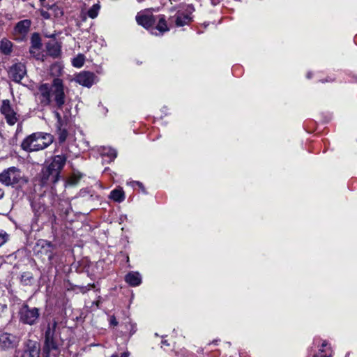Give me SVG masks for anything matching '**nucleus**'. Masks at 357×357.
I'll list each match as a JSON object with an SVG mask.
<instances>
[{
	"label": "nucleus",
	"instance_id": "nucleus-2",
	"mask_svg": "<svg viewBox=\"0 0 357 357\" xmlns=\"http://www.w3.org/2000/svg\"><path fill=\"white\" fill-rule=\"evenodd\" d=\"M67 155L62 153L56 155L50 162H46L40 174V185L53 190L54 185L60 179L61 172L64 167Z\"/></svg>",
	"mask_w": 357,
	"mask_h": 357
},
{
	"label": "nucleus",
	"instance_id": "nucleus-30",
	"mask_svg": "<svg viewBox=\"0 0 357 357\" xmlns=\"http://www.w3.org/2000/svg\"><path fill=\"white\" fill-rule=\"evenodd\" d=\"M8 240V234L2 229H0V247H1Z\"/></svg>",
	"mask_w": 357,
	"mask_h": 357
},
{
	"label": "nucleus",
	"instance_id": "nucleus-40",
	"mask_svg": "<svg viewBox=\"0 0 357 357\" xmlns=\"http://www.w3.org/2000/svg\"><path fill=\"white\" fill-rule=\"evenodd\" d=\"M307 77L308 79H310V78L311 77V74H310V73H308V74L307 75Z\"/></svg>",
	"mask_w": 357,
	"mask_h": 357
},
{
	"label": "nucleus",
	"instance_id": "nucleus-6",
	"mask_svg": "<svg viewBox=\"0 0 357 357\" xmlns=\"http://www.w3.org/2000/svg\"><path fill=\"white\" fill-rule=\"evenodd\" d=\"M0 182L6 186L17 187L27 182L21 171L12 167L0 174Z\"/></svg>",
	"mask_w": 357,
	"mask_h": 357
},
{
	"label": "nucleus",
	"instance_id": "nucleus-14",
	"mask_svg": "<svg viewBox=\"0 0 357 357\" xmlns=\"http://www.w3.org/2000/svg\"><path fill=\"white\" fill-rule=\"evenodd\" d=\"M31 26V21L24 20L19 22L15 26L13 35L16 40H22L29 32Z\"/></svg>",
	"mask_w": 357,
	"mask_h": 357
},
{
	"label": "nucleus",
	"instance_id": "nucleus-38",
	"mask_svg": "<svg viewBox=\"0 0 357 357\" xmlns=\"http://www.w3.org/2000/svg\"><path fill=\"white\" fill-rule=\"evenodd\" d=\"M43 15L45 17H46V18H47V17H49V16H48V15H47V13H43Z\"/></svg>",
	"mask_w": 357,
	"mask_h": 357
},
{
	"label": "nucleus",
	"instance_id": "nucleus-9",
	"mask_svg": "<svg viewBox=\"0 0 357 357\" xmlns=\"http://www.w3.org/2000/svg\"><path fill=\"white\" fill-rule=\"evenodd\" d=\"M193 10L194 9L190 6H188L185 11L178 10L174 15L169 17V24H174L178 27L188 24L192 20L191 14Z\"/></svg>",
	"mask_w": 357,
	"mask_h": 357
},
{
	"label": "nucleus",
	"instance_id": "nucleus-3",
	"mask_svg": "<svg viewBox=\"0 0 357 357\" xmlns=\"http://www.w3.org/2000/svg\"><path fill=\"white\" fill-rule=\"evenodd\" d=\"M31 209L33 216L31 222L32 231H38L45 225H53L56 221V216L52 208L47 206L40 199L32 202Z\"/></svg>",
	"mask_w": 357,
	"mask_h": 357
},
{
	"label": "nucleus",
	"instance_id": "nucleus-19",
	"mask_svg": "<svg viewBox=\"0 0 357 357\" xmlns=\"http://www.w3.org/2000/svg\"><path fill=\"white\" fill-rule=\"evenodd\" d=\"M125 280L130 286L137 287L142 283V277L139 273L131 271L126 275Z\"/></svg>",
	"mask_w": 357,
	"mask_h": 357
},
{
	"label": "nucleus",
	"instance_id": "nucleus-27",
	"mask_svg": "<svg viewBox=\"0 0 357 357\" xmlns=\"http://www.w3.org/2000/svg\"><path fill=\"white\" fill-rule=\"evenodd\" d=\"M8 309L6 304L0 303V320H8Z\"/></svg>",
	"mask_w": 357,
	"mask_h": 357
},
{
	"label": "nucleus",
	"instance_id": "nucleus-37",
	"mask_svg": "<svg viewBox=\"0 0 357 357\" xmlns=\"http://www.w3.org/2000/svg\"><path fill=\"white\" fill-rule=\"evenodd\" d=\"M38 53H40L41 54V57H40V59H41L43 56V55L42 54V53L40 52V49H39V52L35 50V54H38Z\"/></svg>",
	"mask_w": 357,
	"mask_h": 357
},
{
	"label": "nucleus",
	"instance_id": "nucleus-33",
	"mask_svg": "<svg viewBox=\"0 0 357 357\" xmlns=\"http://www.w3.org/2000/svg\"><path fill=\"white\" fill-rule=\"evenodd\" d=\"M129 352L126 351L121 354V357H129ZM111 357H119V356L116 354H113Z\"/></svg>",
	"mask_w": 357,
	"mask_h": 357
},
{
	"label": "nucleus",
	"instance_id": "nucleus-8",
	"mask_svg": "<svg viewBox=\"0 0 357 357\" xmlns=\"http://www.w3.org/2000/svg\"><path fill=\"white\" fill-rule=\"evenodd\" d=\"M57 321L55 319L50 320L45 331V346L44 351L47 353L52 351H58V344L56 341V328Z\"/></svg>",
	"mask_w": 357,
	"mask_h": 357
},
{
	"label": "nucleus",
	"instance_id": "nucleus-1",
	"mask_svg": "<svg viewBox=\"0 0 357 357\" xmlns=\"http://www.w3.org/2000/svg\"><path fill=\"white\" fill-rule=\"evenodd\" d=\"M36 98L43 107L50 106L57 120V134L59 143H63L68 131L63 128L71 115L72 105L67 101L62 79L54 78L52 84L44 83L38 86Z\"/></svg>",
	"mask_w": 357,
	"mask_h": 357
},
{
	"label": "nucleus",
	"instance_id": "nucleus-5",
	"mask_svg": "<svg viewBox=\"0 0 357 357\" xmlns=\"http://www.w3.org/2000/svg\"><path fill=\"white\" fill-rule=\"evenodd\" d=\"M0 114L8 125L13 126L17 123V130L22 128V123H20V114L18 113L17 108L9 100L4 99L1 101Z\"/></svg>",
	"mask_w": 357,
	"mask_h": 357
},
{
	"label": "nucleus",
	"instance_id": "nucleus-4",
	"mask_svg": "<svg viewBox=\"0 0 357 357\" xmlns=\"http://www.w3.org/2000/svg\"><path fill=\"white\" fill-rule=\"evenodd\" d=\"M54 141L51 134L36 132L26 137L22 142V149L26 152L43 150L50 146Z\"/></svg>",
	"mask_w": 357,
	"mask_h": 357
},
{
	"label": "nucleus",
	"instance_id": "nucleus-28",
	"mask_svg": "<svg viewBox=\"0 0 357 357\" xmlns=\"http://www.w3.org/2000/svg\"><path fill=\"white\" fill-rule=\"evenodd\" d=\"M84 63V57L79 54L73 60V65L77 68H81Z\"/></svg>",
	"mask_w": 357,
	"mask_h": 357
},
{
	"label": "nucleus",
	"instance_id": "nucleus-41",
	"mask_svg": "<svg viewBox=\"0 0 357 357\" xmlns=\"http://www.w3.org/2000/svg\"><path fill=\"white\" fill-rule=\"evenodd\" d=\"M212 5L215 6V3H214V1H212Z\"/></svg>",
	"mask_w": 357,
	"mask_h": 357
},
{
	"label": "nucleus",
	"instance_id": "nucleus-15",
	"mask_svg": "<svg viewBox=\"0 0 357 357\" xmlns=\"http://www.w3.org/2000/svg\"><path fill=\"white\" fill-rule=\"evenodd\" d=\"M15 353L16 356L20 354V357H40V350L36 342L30 340L27 341L26 349L23 351H16Z\"/></svg>",
	"mask_w": 357,
	"mask_h": 357
},
{
	"label": "nucleus",
	"instance_id": "nucleus-32",
	"mask_svg": "<svg viewBox=\"0 0 357 357\" xmlns=\"http://www.w3.org/2000/svg\"><path fill=\"white\" fill-rule=\"evenodd\" d=\"M109 324L112 326H116L118 325V321L114 316H111L109 318Z\"/></svg>",
	"mask_w": 357,
	"mask_h": 357
},
{
	"label": "nucleus",
	"instance_id": "nucleus-16",
	"mask_svg": "<svg viewBox=\"0 0 357 357\" xmlns=\"http://www.w3.org/2000/svg\"><path fill=\"white\" fill-rule=\"evenodd\" d=\"M94 73L83 71L77 74L75 78L76 82L86 87H91L95 82Z\"/></svg>",
	"mask_w": 357,
	"mask_h": 357
},
{
	"label": "nucleus",
	"instance_id": "nucleus-26",
	"mask_svg": "<svg viewBox=\"0 0 357 357\" xmlns=\"http://www.w3.org/2000/svg\"><path fill=\"white\" fill-rule=\"evenodd\" d=\"M100 9V5L99 3L94 4L88 11L87 15L89 17L94 19L96 18Z\"/></svg>",
	"mask_w": 357,
	"mask_h": 357
},
{
	"label": "nucleus",
	"instance_id": "nucleus-21",
	"mask_svg": "<svg viewBox=\"0 0 357 357\" xmlns=\"http://www.w3.org/2000/svg\"><path fill=\"white\" fill-rule=\"evenodd\" d=\"M102 156H107L109 158V161H113L117 155L116 151L111 147L102 146L99 150Z\"/></svg>",
	"mask_w": 357,
	"mask_h": 357
},
{
	"label": "nucleus",
	"instance_id": "nucleus-23",
	"mask_svg": "<svg viewBox=\"0 0 357 357\" xmlns=\"http://www.w3.org/2000/svg\"><path fill=\"white\" fill-rule=\"evenodd\" d=\"M328 343L326 341H324L321 344V347L319 349V353L316 354L314 357H331L332 356V350L330 347H326Z\"/></svg>",
	"mask_w": 357,
	"mask_h": 357
},
{
	"label": "nucleus",
	"instance_id": "nucleus-24",
	"mask_svg": "<svg viewBox=\"0 0 357 357\" xmlns=\"http://www.w3.org/2000/svg\"><path fill=\"white\" fill-rule=\"evenodd\" d=\"M156 29L161 33H163L164 32L169 31V28L167 26L165 15L158 16V22L156 24Z\"/></svg>",
	"mask_w": 357,
	"mask_h": 357
},
{
	"label": "nucleus",
	"instance_id": "nucleus-34",
	"mask_svg": "<svg viewBox=\"0 0 357 357\" xmlns=\"http://www.w3.org/2000/svg\"><path fill=\"white\" fill-rule=\"evenodd\" d=\"M132 183L136 184V185H137L139 188H141L143 190V191H144L143 184L141 182H139V181H133Z\"/></svg>",
	"mask_w": 357,
	"mask_h": 357
},
{
	"label": "nucleus",
	"instance_id": "nucleus-25",
	"mask_svg": "<svg viewBox=\"0 0 357 357\" xmlns=\"http://www.w3.org/2000/svg\"><path fill=\"white\" fill-rule=\"evenodd\" d=\"M1 52L6 54H8L12 52V43L7 40H2L0 44Z\"/></svg>",
	"mask_w": 357,
	"mask_h": 357
},
{
	"label": "nucleus",
	"instance_id": "nucleus-7",
	"mask_svg": "<svg viewBox=\"0 0 357 357\" xmlns=\"http://www.w3.org/2000/svg\"><path fill=\"white\" fill-rule=\"evenodd\" d=\"M40 315L39 308L30 307L26 303L21 306L18 312L20 321L30 326L34 325L38 322Z\"/></svg>",
	"mask_w": 357,
	"mask_h": 357
},
{
	"label": "nucleus",
	"instance_id": "nucleus-31",
	"mask_svg": "<svg viewBox=\"0 0 357 357\" xmlns=\"http://www.w3.org/2000/svg\"><path fill=\"white\" fill-rule=\"evenodd\" d=\"M80 177L78 176V177H75V176H73V177H71L69 181H68V183L70 185H75L78 181L79 180Z\"/></svg>",
	"mask_w": 357,
	"mask_h": 357
},
{
	"label": "nucleus",
	"instance_id": "nucleus-11",
	"mask_svg": "<svg viewBox=\"0 0 357 357\" xmlns=\"http://www.w3.org/2000/svg\"><path fill=\"white\" fill-rule=\"evenodd\" d=\"M20 342V338L8 333L0 334V349L8 350L15 348Z\"/></svg>",
	"mask_w": 357,
	"mask_h": 357
},
{
	"label": "nucleus",
	"instance_id": "nucleus-17",
	"mask_svg": "<svg viewBox=\"0 0 357 357\" xmlns=\"http://www.w3.org/2000/svg\"><path fill=\"white\" fill-rule=\"evenodd\" d=\"M136 20L138 24L149 29L153 25L156 18L150 14L138 13L136 16Z\"/></svg>",
	"mask_w": 357,
	"mask_h": 357
},
{
	"label": "nucleus",
	"instance_id": "nucleus-13",
	"mask_svg": "<svg viewBox=\"0 0 357 357\" xmlns=\"http://www.w3.org/2000/svg\"><path fill=\"white\" fill-rule=\"evenodd\" d=\"M10 77L15 82H20L26 74L24 64L17 63L13 65L9 70Z\"/></svg>",
	"mask_w": 357,
	"mask_h": 357
},
{
	"label": "nucleus",
	"instance_id": "nucleus-20",
	"mask_svg": "<svg viewBox=\"0 0 357 357\" xmlns=\"http://www.w3.org/2000/svg\"><path fill=\"white\" fill-rule=\"evenodd\" d=\"M20 284L23 286H31L35 282L33 273L29 271L22 272L20 275Z\"/></svg>",
	"mask_w": 357,
	"mask_h": 357
},
{
	"label": "nucleus",
	"instance_id": "nucleus-35",
	"mask_svg": "<svg viewBox=\"0 0 357 357\" xmlns=\"http://www.w3.org/2000/svg\"><path fill=\"white\" fill-rule=\"evenodd\" d=\"M3 195H4V191L3 190V189L0 188V199L1 198H3Z\"/></svg>",
	"mask_w": 357,
	"mask_h": 357
},
{
	"label": "nucleus",
	"instance_id": "nucleus-10",
	"mask_svg": "<svg viewBox=\"0 0 357 357\" xmlns=\"http://www.w3.org/2000/svg\"><path fill=\"white\" fill-rule=\"evenodd\" d=\"M54 250V245L50 242L43 239L38 240L34 248L37 255L47 257L50 261L53 259Z\"/></svg>",
	"mask_w": 357,
	"mask_h": 357
},
{
	"label": "nucleus",
	"instance_id": "nucleus-36",
	"mask_svg": "<svg viewBox=\"0 0 357 357\" xmlns=\"http://www.w3.org/2000/svg\"><path fill=\"white\" fill-rule=\"evenodd\" d=\"M162 346H163V345H165V346H169V344L167 342V340H162Z\"/></svg>",
	"mask_w": 357,
	"mask_h": 357
},
{
	"label": "nucleus",
	"instance_id": "nucleus-29",
	"mask_svg": "<svg viewBox=\"0 0 357 357\" xmlns=\"http://www.w3.org/2000/svg\"><path fill=\"white\" fill-rule=\"evenodd\" d=\"M8 240V234L2 229H0V247H1Z\"/></svg>",
	"mask_w": 357,
	"mask_h": 357
},
{
	"label": "nucleus",
	"instance_id": "nucleus-12",
	"mask_svg": "<svg viewBox=\"0 0 357 357\" xmlns=\"http://www.w3.org/2000/svg\"><path fill=\"white\" fill-rule=\"evenodd\" d=\"M55 36V32L51 34L45 33L46 38H50V40L46 45L47 51L50 56L56 58L61 53V45L56 40Z\"/></svg>",
	"mask_w": 357,
	"mask_h": 357
},
{
	"label": "nucleus",
	"instance_id": "nucleus-18",
	"mask_svg": "<svg viewBox=\"0 0 357 357\" xmlns=\"http://www.w3.org/2000/svg\"><path fill=\"white\" fill-rule=\"evenodd\" d=\"M31 46L30 49V54L37 59H40L41 54L38 53L35 54V50L39 52L41 47V40L39 34L33 33L31 39Z\"/></svg>",
	"mask_w": 357,
	"mask_h": 357
},
{
	"label": "nucleus",
	"instance_id": "nucleus-39",
	"mask_svg": "<svg viewBox=\"0 0 357 357\" xmlns=\"http://www.w3.org/2000/svg\"><path fill=\"white\" fill-rule=\"evenodd\" d=\"M89 286L91 287V288H94L95 287V284H89Z\"/></svg>",
	"mask_w": 357,
	"mask_h": 357
},
{
	"label": "nucleus",
	"instance_id": "nucleus-22",
	"mask_svg": "<svg viewBox=\"0 0 357 357\" xmlns=\"http://www.w3.org/2000/svg\"><path fill=\"white\" fill-rule=\"evenodd\" d=\"M109 198L115 202H121L125 199L124 192L122 188H116L111 191Z\"/></svg>",
	"mask_w": 357,
	"mask_h": 357
}]
</instances>
